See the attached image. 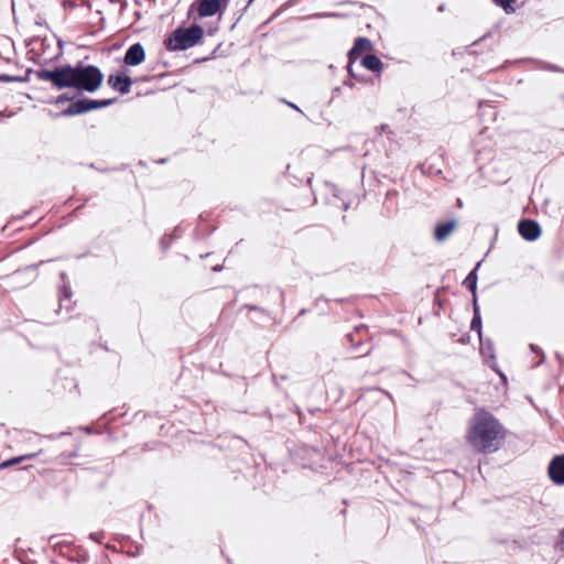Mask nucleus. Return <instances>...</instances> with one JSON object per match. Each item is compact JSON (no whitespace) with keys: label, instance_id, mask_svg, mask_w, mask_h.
I'll return each mask as SVG.
<instances>
[{"label":"nucleus","instance_id":"c85d7f7f","mask_svg":"<svg viewBox=\"0 0 564 564\" xmlns=\"http://www.w3.org/2000/svg\"><path fill=\"white\" fill-rule=\"evenodd\" d=\"M344 85H345V86L352 87V86H354V83H352L350 79H348V80H345V82H344Z\"/></svg>","mask_w":564,"mask_h":564},{"label":"nucleus","instance_id":"7c9ffc66","mask_svg":"<svg viewBox=\"0 0 564 564\" xmlns=\"http://www.w3.org/2000/svg\"><path fill=\"white\" fill-rule=\"evenodd\" d=\"M349 208V204L345 203L344 204V209L347 210Z\"/></svg>","mask_w":564,"mask_h":564},{"label":"nucleus","instance_id":"2f4dec72","mask_svg":"<svg viewBox=\"0 0 564 564\" xmlns=\"http://www.w3.org/2000/svg\"><path fill=\"white\" fill-rule=\"evenodd\" d=\"M220 269H221L220 267H215L214 271H219Z\"/></svg>","mask_w":564,"mask_h":564},{"label":"nucleus","instance_id":"2eb2a0df","mask_svg":"<svg viewBox=\"0 0 564 564\" xmlns=\"http://www.w3.org/2000/svg\"><path fill=\"white\" fill-rule=\"evenodd\" d=\"M115 101H116V98L102 99V100H95V99L87 98L88 111L108 107V106L112 105Z\"/></svg>","mask_w":564,"mask_h":564},{"label":"nucleus","instance_id":"ddd939ff","mask_svg":"<svg viewBox=\"0 0 564 564\" xmlns=\"http://www.w3.org/2000/svg\"><path fill=\"white\" fill-rule=\"evenodd\" d=\"M480 267V262L476 264V267L468 273L465 278L463 284L473 293V300L477 299V271Z\"/></svg>","mask_w":564,"mask_h":564},{"label":"nucleus","instance_id":"412c9836","mask_svg":"<svg viewBox=\"0 0 564 564\" xmlns=\"http://www.w3.org/2000/svg\"><path fill=\"white\" fill-rule=\"evenodd\" d=\"M479 108L481 110V116L486 113L487 109L490 110V112L494 116H496V112L494 111L492 107L487 105V104H485V102H482V101L479 104Z\"/></svg>","mask_w":564,"mask_h":564},{"label":"nucleus","instance_id":"20e7f679","mask_svg":"<svg viewBox=\"0 0 564 564\" xmlns=\"http://www.w3.org/2000/svg\"><path fill=\"white\" fill-rule=\"evenodd\" d=\"M372 50V43L367 37H357L352 47L348 52V65L347 70L351 77L357 78L354 72L352 65L362 52Z\"/></svg>","mask_w":564,"mask_h":564},{"label":"nucleus","instance_id":"7ed1b4c3","mask_svg":"<svg viewBox=\"0 0 564 564\" xmlns=\"http://www.w3.org/2000/svg\"><path fill=\"white\" fill-rule=\"evenodd\" d=\"M204 35V29L198 24L188 28H177L165 41L169 51H185L195 46Z\"/></svg>","mask_w":564,"mask_h":564},{"label":"nucleus","instance_id":"6ab92c4d","mask_svg":"<svg viewBox=\"0 0 564 564\" xmlns=\"http://www.w3.org/2000/svg\"><path fill=\"white\" fill-rule=\"evenodd\" d=\"M17 80H20V78L15 77V76L7 75V74L0 75L1 83H9V82H17Z\"/></svg>","mask_w":564,"mask_h":564},{"label":"nucleus","instance_id":"f3484780","mask_svg":"<svg viewBox=\"0 0 564 564\" xmlns=\"http://www.w3.org/2000/svg\"><path fill=\"white\" fill-rule=\"evenodd\" d=\"M37 455V453H31V454H25V455H21V456H17V457H13V458H10V463L11 465H17V464H20L24 460H28V459H32L34 458L35 456Z\"/></svg>","mask_w":564,"mask_h":564},{"label":"nucleus","instance_id":"39448f33","mask_svg":"<svg viewBox=\"0 0 564 564\" xmlns=\"http://www.w3.org/2000/svg\"><path fill=\"white\" fill-rule=\"evenodd\" d=\"M520 236L527 241H534L541 236V227L533 219H522L518 224Z\"/></svg>","mask_w":564,"mask_h":564},{"label":"nucleus","instance_id":"f03ea898","mask_svg":"<svg viewBox=\"0 0 564 564\" xmlns=\"http://www.w3.org/2000/svg\"><path fill=\"white\" fill-rule=\"evenodd\" d=\"M506 438L503 425L490 412L477 411L467 433V441L479 453L492 454L497 452Z\"/></svg>","mask_w":564,"mask_h":564},{"label":"nucleus","instance_id":"9b49d317","mask_svg":"<svg viewBox=\"0 0 564 564\" xmlns=\"http://www.w3.org/2000/svg\"><path fill=\"white\" fill-rule=\"evenodd\" d=\"M88 112L87 98L78 99L69 104V106L62 111V116L72 117Z\"/></svg>","mask_w":564,"mask_h":564},{"label":"nucleus","instance_id":"0eeeda50","mask_svg":"<svg viewBox=\"0 0 564 564\" xmlns=\"http://www.w3.org/2000/svg\"><path fill=\"white\" fill-rule=\"evenodd\" d=\"M550 479L556 485H564V455L555 456L547 468Z\"/></svg>","mask_w":564,"mask_h":564},{"label":"nucleus","instance_id":"dca6fc26","mask_svg":"<svg viewBox=\"0 0 564 564\" xmlns=\"http://www.w3.org/2000/svg\"><path fill=\"white\" fill-rule=\"evenodd\" d=\"M495 4L501 7L506 13H513L514 8L512 4L516 2V0H492Z\"/></svg>","mask_w":564,"mask_h":564},{"label":"nucleus","instance_id":"1a4fd4ad","mask_svg":"<svg viewBox=\"0 0 564 564\" xmlns=\"http://www.w3.org/2000/svg\"><path fill=\"white\" fill-rule=\"evenodd\" d=\"M108 84L121 95L130 93L132 79L124 74L110 75Z\"/></svg>","mask_w":564,"mask_h":564},{"label":"nucleus","instance_id":"f257e3e1","mask_svg":"<svg viewBox=\"0 0 564 564\" xmlns=\"http://www.w3.org/2000/svg\"><path fill=\"white\" fill-rule=\"evenodd\" d=\"M37 78L52 83L57 89L75 88L78 91L94 93L101 86L104 74L97 66L79 62L75 66L64 65L39 70Z\"/></svg>","mask_w":564,"mask_h":564},{"label":"nucleus","instance_id":"423d86ee","mask_svg":"<svg viewBox=\"0 0 564 564\" xmlns=\"http://www.w3.org/2000/svg\"><path fill=\"white\" fill-rule=\"evenodd\" d=\"M229 0H198L200 18L213 17L227 6Z\"/></svg>","mask_w":564,"mask_h":564},{"label":"nucleus","instance_id":"cd10ccee","mask_svg":"<svg viewBox=\"0 0 564 564\" xmlns=\"http://www.w3.org/2000/svg\"><path fill=\"white\" fill-rule=\"evenodd\" d=\"M556 357H557L561 366H564V358L560 354H556Z\"/></svg>","mask_w":564,"mask_h":564},{"label":"nucleus","instance_id":"aec40b11","mask_svg":"<svg viewBox=\"0 0 564 564\" xmlns=\"http://www.w3.org/2000/svg\"><path fill=\"white\" fill-rule=\"evenodd\" d=\"M69 296H70V290L67 286H64L63 290H62V296L59 299L61 305H63V303L66 300H68Z\"/></svg>","mask_w":564,"mask_h":564},{"label":"nucleus","instance_id":"a878e982","mask_svg":"<svg viewBox=\"0 0 564 564\" xmlns=\"http://www.w3.org/2000/svg\"><path fill=\"white\" fill-rule=\"evenodd\" d=\"M89 538L98 543H100V540L98 538V534L97 533H90Z\"/></svg>","mask_w":564,"mask_h":564},{"label":"nucleus","instance_id":"f8f14e48","mask_svg":"<svg viewBox=\"0 0 564 564\" xmlns=\"http://www.w3.org/2000/svg\"><path fill=\"white\" fill-rule=\"evenodd\" d=\"M473 311H474V316H473V319H471V323H470V329L478 333V336H479V339H480V345H481V351L484 352L485 351V347H484L485 344H484V340L481 338V316H480V310H479V306H478L476 297L474 299Z\"/></svg>","mask_w":564,"mask_h":564},{"label":"nucleus","instance_id":"bb28decb","mask_svg":"<svg viewBox=\"0 0 564 564\" xmlns=\"http://www.w3.org/2000/svg\"><path fill=\"white\" fill-rule=\"evenodd\" d=\"M347 338H348V340L350 341L351 345H355L354 334H348Z\"/></svg>","mask_w":564,"mask_h":564},{"label":"nucleus","instance_id":"b1692460","mask_svg":"<svg viewBox=\"0 0 564 564\" xmlns=\"http://www.w3.org/2000/svg\"><path fill=\"white\" fill-rule=\"evenodd\" d=\"M72 99H73V97H69L67 95H61V96L57 97L56 102L61 104V102H64V101H69Z\"/></svg>","mask_w":564,"mask_h":564},{"label":"nucleus","instance_id":"473e14b6","mask_svg":"<svg viewBox=\"0 0 564 564\" xmlns=\"http://www.w3.org/2000/svg\"><path fill=\"white\" fill-rule=\"evenodd\" d=\"M457 203H458V206H462V205H463V203H462V200H460V199H457Z\"/></svg>","mask_w":564,"mask_h":564},{"label":"nucleus","instance_id":"5701e85b","mask_svg":"<svg viewBox=\"0 0 564 564\" xmlns=\"http://www.w3.org/2000/svg\"><path fill=\"white\" fill-rule=\"evenodd\" d=\"M246 307L250 311H257V312H260V313H263L265 314V310H263L262 307L260 306H257V305H246Z\"/></svg>","mask_w":564,"mask_h":564},{"label":"nucleus","instance_id":"c756f323","mask_svg":"<svg viewBox=\"0 0 564 564\" xmlns=\"http://www.w3.org/2000/svg\"><path fill=\"white\" fill-rule=\"evenodd\" d=\"M288 105H289L290 107H292V108L296 109V110H300V109H299L294 104H292V102H289Z\"/></svg>","mask_w":564,"mask_h":564},{"label":"nucleus","instance_id":"6e6552de","mask_svg":"<svg viewBox=\"0 0 564 564\" xmlns=\"http://www.w3.org/2000/svg\"><path fill=\"white\" fill-rule=\"evenodd\" d=\"M144 47L140 43H134L126 51L123 62L128 66H138L144 61Z\"/></svg>","mask_w":564,"mask_h":564},{"label":"nucleus","instance_id":"a211bd4d","mask_svg":"<svg viewBox=\"0 0 564 564\" xmlns=\"http://www.w3.org/2000/svg\"><path fill=\"white\" fill-rule=\"evenodd\" d=\"M530 349H531L533 352H535V354H538V355H540V356H541L540 361H539V362H536V364H535V366L541 365V364L544 361V358H545L544 352L542 351V349H541L540 347H538L536 345H534V344H531V345H530Z\"/></svg>","mask_w":564,"mask_h":564},{"label":"nucleus","instance_id":"9d476101","mask_svg":"<svg viewBox=\"0 0 564 564\" xmlns=\"http://www.w3.org/2000/svg\"><path fill=\"white\" fill-rule=\"evenodd\" d=\"M456 227H457V221L455 219H449L444 223H438L434 228L435 240L438 242L445 241Z\"/></svg>","mask_w":564,"mask_h":564},{"label":"nucleus","instance_id":"4468645a","mask_svg":"<svg viewBox=\"0 0 564 564\" xmlns=\"http://www.w3.org/2000/svg\"><path fill=\"white\" fill-rule=\"evenodd\" d=\"M361 66L371 72H380L382 69L383 64L377 55L368 54L362 57Z\"/></svg>","mask_w":564,"mask_h":564},{"label":"nucleus","instance_id":"393cba45","mask_svg":"<svg viewBox=\"0 0 564 564\" xmlns=\"http://www.w3.org/2000/svg\"><path fill=\"white\" fill-rule=\"evenodd\" d=\"M11 466H12V465H11L10 460H9V459H7V460H4V462H2V463L0 464V469H4V468L11 467Z\"/></svg>","mask_w":564,"mask_h":564},{"label":"nucleus","instance_id":"4be33fe9","mask_svg":"<svg viewBox=\"0 0 564 564\" xmlns=\"http://www.w3.org/2000/svg\"><path fill=\"white\" fill-rule=\"evenodd\" d=\"M170 245H171L170 238H167L166 236L162 237V239H161L162 249L166 250L170 247Z\"/></svg>","mask_w":564,"mask_h":564}]
</instances>
